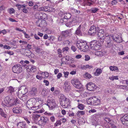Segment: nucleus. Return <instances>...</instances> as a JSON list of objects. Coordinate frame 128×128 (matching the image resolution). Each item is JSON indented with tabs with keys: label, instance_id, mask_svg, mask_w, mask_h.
Returning <instances> with one entry per match:
<instances>
[{
	"label": "nucleus",
	"instance_id": "338daca9",
	"mask_svg": "<svg viewBox=\"0 0 128 128\" xmlns=\"http://www.w3.org/2000/svg\"><path fill=\"white\" fill-rule=\"evenodd\" d=\"M44 83H45V85L46 86H48L49 84V82L48 81L44 80Z\"/></svg>",
	"mask_w": 128,
	"mask_h": 128
},
{
	"label": "nucleus",
	"instance_id": "69168bd1",
	"mask_svg": "<svg viewBox=\"0 0 128 128\" xmlns=\"http://www.w3.org/2000/svg\"><path fill=\"white\" fill-rule=\"evenodd\" d=\"M118 76H112V80H118Z\"/></svg>",
	"mask_w": 128,
	"mask_h": 128
},
{
	"label": "nucleus",
	"instance_id": "bb28decb",
	"mask_svg": "<svg viewBox=\"0 0 128 128\" xmlns=\"http://www.w3.org/2000/svg\"><path fill=\"white\" fill-rule=\"evenodd\" d=\"M81 27V25H80L79 26L78 28L76 30V31L75 34L78 35H80L82 33L80 30Z\"/></svg>",
	"mask_w": 128,
	"mask_h": 128
},
{
	"label": "nucleus",
	"instance_id": "f03ea898",
	"mask_svg": "<svg viewBox=\"0 0 128 128\" xmlns=\"http://www.w3.org/2000/svg\"><path fill=\"white\" fill-rule=\"evenodd\" d=\"M100 37L99 40L102 43L104 40V39L106 38L105 36H98ZM106 41L107 44V46L110 48L112 46V36L111 35H108L106 37Z\"/></svg>",
	"mask_w": 128,
	"mask_h": 128
},
{
	"label": "nucleus",
	"instance_id": "5701e85b",
	"mask_svg": "<svg viewBox=\"0 0 128 128\" xmlns=\"http://www.w3.org/2000/svg\"><path fill=\"white\" fill-rule=\"evenodd\" d=\"M112 39L114 41L117 43H120L122 41V39L121 37L119 36H118V37L113 38Z\"/></svg>",
	"mask_w": 128,
	"mask_h": 128
},
{
	"label": "nucleus",
	"instance_id": "7ed1b4c3",
	"mask_svg": "<svg viewBox=\"0 0 128 128\" xmlns=\"http://www.w3.org/2000/svg\"><path fill=\"white\" fill-rule=\"evenodd\" d=\"M76 46L79 49L84 52L86 51L88 48V46L87 45L86 43L82 41H78L76 43Z\"/></svg>",
	"mask_w": 128,
	"mask_h": 128
},
{
	"label": "nucleus",
	"instance_id": "bf43d9fd",
	"mask_svg": "<svg viewBox=\"0 0 128 128\" xmlns=\"http://www.w3.org/2000/svg\"><path fill=\"white\" fill-rule=\"evenodd\" d=\"M5 53L8 54L10 55H13L14 54L13 52L10 51H6L5 52Z\"/></svg>",
	"mask_w": 128,
	"mask_h": 128
},
{
	"label": "nucleus",
	"instance_id": "0eeeda50",
	"mask_svg": "<svg viewBox=\"0 0 128 128\" xmlns=\"http://www.w3.org/2000/svg\"><path fill=\"white\" fill-rule=\"evenodd\" d=\"M47 105L50 109L55 108L56 106V104L54 100L53 99H48Z\"/></svg>",
	"mask_w": 128,
	"mask_h": 128
},
{
	"label": "nucleus",
	"instance_id": "2f4dec72",
	"mask_svg": "<svg viewBox=\"0 0 128 128\" xmlns=\"http://www.w3.org/2000/svg\"><path fill=\"white\" fill-rule=\"evenodd\" d=\"M0 114L4 118H6L7 116V114L4 113L2 109L1 108H0Z\"/></svg>",
	"mask_w": 128,
	"mask_h": 128
},
{
	"label": "nucleus",
	"instance_id": "8fccbe9b",
	"mask_svg": "<svg viewBox=\"0 0 128 128\" xmlns=\"http://www.w3.org/2000/svg\"><path fill=\"white\" fill-rule=\"evenodd\" d=\"M84 112L83 111H78L77 115L78 116L79 115V114H80L81 115H84Z\"/></svg>",
	"mask_w": 128,
	"mask_h": 128
},
{
	"label": "nucleus",
	"instance_id": "864d4df0",
	"mask_svg": "<svg viewBox=\"0 0 128 128\" xmlns=\"http://www.w3.org/2000/svg\"><path fill=\"white\" fill-rule=\"evenodd\" d=\"M63 37L62 35L59 36L58 38V40L59 41H60L63 40Z\"/></svg>",
	"mask_w": 128,
	"mask_h": 128
},
{
	"label": "nucleus",
	"instance_id": "dca6fc26",
	"mask_svg": "<svg viewBox=\"0 0 128 128\" xmlns=\"http://www.w3.org/2000/svg\"><path fill=\"white\" fill-rule=\"evenodd\" d=\"M28 91L27 89L24 86H22L20 88V90H19L18 93H21L22 95H24Z\"/></svg>",
	"mask_w": 128,
	"mask_h": 128
},
{
	"label": "nucleus",
	"instance_id": "c756f323",
	"mask_svg": "<svg viewBox=\"0 0 128 128\" xmlns=\"http://www.w3.org/2000/svg\"><path fill=\"white\" fill-rule=\"evenodd\" d=\"M40 115L35 114L33 115L32 117L34 120V121H36L38 120V118H40Z\"/></svg>",
	"mask_w": 128,
	"mask_h": 128
},
{
	"label": "nucleus",
	"instance_id": "c9c22d12",
	"mask_svg": "<svg viewBox=\"0 0 128 128\" xmlns=\"http://www.w3.org/2000/svg\"><path fill=\"white\" fill-rule=\"evenodd\" d=\"M63 88L66 92H68V91L70 90L71 89V86L70 85H69L68 86L66 87H65L64 88Z\"/></svg>",
	"mask_w": 128,
	"mask_h": 128
},
{
	"label": "nucleus",
	"instance_id": "f8f14e48",
	"mask_svg": "<svg viewBox=\"0 0 128 128\" xmlns=\"http://www.w3.org/2000/svg\"><path fill=\"white\" fill-rule=\"evenodd\" d=\"M61 35L64 38H66L68 36H70L72 35L71 30H68L62 31Z\"/></svg>",
	"mask_w": 128,
	"mask_h": 128
},
{
	"label": "nucleus",
	"instance_id": "f3484780",
	"mask_svg": "<svg viewBox=\"0 0 128 128\" xmlns=\"http://www.w3.org/2000/svg\"><path fill=\"white\" fill-rule=\"evenodd\" d=\"M94 97H90L87 100V103L88 104L94 106Z\"/></svg>",
	"mask_w": 128,
	"mask_h": 128
},
{
	"label": "nucleus",
	"instance_id": "aec40b11",
	"mask_svg": "<svg viewBox=\"0 0 128 128\" xmlns=\"http://www.w3.org/2000/svg\"><path fill=\"white\" fill-rule=\"evenodd\" d=\"M37 92V88L34 87L32 88L31 91L30 92V93L32 96L35 95Z\"/></svg>",
	"mask_w": 128,
	"mask_h": 128
},
{
	"label": "nucleus",
	"instance_id": "09e8293b",
	"mask_svg": "<svg viewBox=\"0 0 128 128\" xmlns=\"http://www.w3.org/2000/svg\"><path fill=\"white\" fill-rule=\"evenodd\" d=\"M14 10L13 8H10L8 10V11L10 14H12L14 12Z\"/></svg>",
	"mask_w": 128,
	"mask_h": 128
},
{
	"label": "nucleus",
	"instance_id": "423d86ee",
	"mask_svg": "<svg viewBox=\"0 0 128 128\" xmlns=\"http://www.w3.org/2000/svg\"><path fill=\"white\" fill-rule=\"evenodd\" d=\"M22 66L20 64H16L12 67V71L14 73H19L22 72Z\"/></svg>",
	"mask_w": 128,
	"mask_h": 128
},
{
	"label": "nucleus",
	"instance_id": "c85d7f7f",
	"mask_svg": "<svg viewBox=\"0 0 128 128\" xmlns=\"http://www.w3.org/2000/svg\"><path fill=\"white\" fill-rule=\"evenodd\" d=\"M46 24L45 22V21H42L40 24L38 25V26L39 27L43 28L45 27L46 26Z\"/></svg>",
	"mask_w": 128,
	"mask_h": 128
},
{
	"label": "nucleus",
	"instance_id": "49530a36",
	"mask_svg": "<svg viewBox=\"0 0 128 128\" xmlns=\"http://www.w3.org/2000/svg\"><path fill=\"white\" fill-rule=\"evenodd\" d=\"M47 8L46 7H41L39 9V10H44L45 11H50L48 10H46V9H47Z\"/></svg>",
	"mask_w": 128,
	"mask_h": 128
},
{
	"label": "nucleus",
	"instance_id": "ea45409f",
	"mask_svg": "<svg viewBox=\"0 0 128 128\" xmlns=\"http://www.w3.org/2000/svg\"><path fill=\"white\" fill-rule=\"evenodd\" d=\"M14 101L13 105H16L17 104H19L20 103V101L18 98H16V99H14Z\"/></svg>",
	"mask_w": 128,
	"mask_h": 128
},
{
	"label": "nucleus",
	"instance_id": "13d9d810",
	"mask_svg": "<svg viewBox=\"0 0 128 128\" xmlns=\"http://www.w3.org/2000/svg\"><path fill=\"white\" fill-rule=\"evenodd\" d=\"M50 120L52 122H54L55 120V118L54 116H52L50 117Z\"/></svg>",
	"mask_w": 128,
	"mask_h": 128
},
{
	"label": "nucleus",
	"instance_id": "473e14b6",
	"mask_svg": "<svg viewBox=\"0 0 128 128\" xmlns=\"http://www.w3.org/2000/svg\"><path fill=\"white\" fill-rule=\"evenodd\" d=\"M84 78H86L90 79L92 77L91 75L88 72H86L84 75Z\"/></svg>",
	"mask_w": 128,
	"mask_h": 128
},
{
	"label": "nucleus",
	"instance_id": "9d476101",
	"mask_svg": "<svg viewBox=\"0 0 128 128\" xmlns=\"http://www.w3.org/2000/svg\"><path fill=\"white\" fill-rule=\"evenodd\" d=\"M24 68L28 71H31L34 72L36 71V67L35 66H32L30 65L24 64Z\"/></svg>",
	"mask_w": 128,
	"mask_h": 128
},
{
	"label": "nucleus",
	"instance_id": "4be33fe9",
	"mask_svg": "<svg viewBox=\"0 0 128 128\" xmlns=\"http://www.w3.org/2000/svg\"><path fill=\"white\" fill-rule=\"evenodd\" d=\"M69 60V56H68L63 57L61 59L62 62L63 64H66V62Z\"/></svg>",
	"mask_w": 128,
	"mask_h": 128
},
{
	"label": "nucleus",
	"instance_id": "72a5a7b5",
	"mask_svg": "<svg viewBox=\"0 0 128 128\" xmlns=\"http://www.w3.org/2000/svg\"><path fill=\"white\" fill-rule=\"evenodd\" d=\"M41 94L42 96H44L47 95L48 94V93L46 89H43L42 90Z\"/></svg>",
	"mask_w": 128,
	"mask_h": 128
},
{
	"label": "nucleus",
	"instance_id": "39448f33",
	"mask_svg": "<svg viewBox=\"0 0 128 128\" xmlns=\"http://www.w3.org/2000/svg\"><path fill=\"white\" fill-rule=\"evenodd\" d=\"M71 83L74 86L77 88L81 89L82 88L80 82L78 79H73L71 80Z\"/></svg>",
	"mask_w": 128,
	"mask_h": 128
},
{
	"label": "nucleus",
	"instance_id": "ddd939ff",
	"mask_svg": "<svg viewBox=\"0 0 128 128\" xmlns=\"http://www.w3.org/2000/svg\"><path fill=\"white\" fill-rule=\"evenodd\" d=\"M96 29L94 26H92L88 31V33L90 35L94 36L96 34Z\"/></svg>",
	"mask_w": 128,
	"mask_h": 128
},
{
	"label": "nucleus",
	"instance_id": "2eb2a0df",
	"mask_svg": "<svg viewBox=\"0 0 128 128\" xmlns=\"http://www.w3.org/2000/svg\"><path fill=\"white\" fill-rule=\"evenodd\" d=\"M71 17L70 14L69 13H66L64 14V17L62 18V20L64 22H66Z\"/></svg>",
	"mask_w": 128,
	"mask_h": 128
},
{
	"label": "nucleus",
	"instance_id": "680f3d73",
	"mask_svg": "<svg viewBox=\"0 0 128 128\" xmlns=\"http://www.w3.org/2000/svg\"><path fill=\"white\" fill-rule=\"evenodd\" d=\"M71 49L74 52L76 50V48L74 46H72L71 47Z\"/></svg>",
	"mask_w": 128,
	"mask_h": 128
},
{
	"label": "nucleus",
	"instance_id": "e2e57ef3",
	"mask_svg": "<svg viewBox=\"0 0 128 128\" xmlns=\"http://www.w3.org/2000/svg\"><path fill=\"white\" fill-rule=\"evenodd\" d=\"M122 124L126 126H128V120L126 122H122Z\"/></svg>",
	"mask_w": 128,
	"mask_h": 128
},
{
	"label": "nucleus",
	"instance_id": "37998d69",
	"mask_svg": "<svg viewBox=\"0 0 128 128\" xmlns=\"http://www.w3.org/2000/svg\"><path fill=\"white\" fill-rule=\"evenodd\" d=\"M125 86L126 85H115V87H116L119 88H120L122 89H124Z\"/></svg>",
	"mask_w": 128,
	"mask_h": 128
},
{
	"label": "nucleus",
	"instance_id": "6e6552de",
	"mask_svg": "<svg viewBox=\"0 0 128 128\" xmlns=\"http://www.w3.org/2000/svg\"><path fill=\"white\" fill-rule=\"evenodd\" d=\"M14 99L10 98L9 96H7L4 99V102L8 107H11L13 105Z\"/></svg>",
	"mask_w": 128,
	"mask_h": 128
},
{
	"label": "nucleus",
	"instance_id": "a18cd8bd",
	"mask_svg": "<svg viewBox=\"0 0 128 128\" xmlns=\"http://www.w3.org/2000/svg\"><path fill=\"white\" fill-rule=\"evenodd\" d=\"M77 18L76 17H74L72 19V20L71 21V22L72 23H73L76 22H77V19H76Z\"/></svg>",
	"mask_w": 128,
	"mask_h": 128
},
{
	"label": "nucleus",
	"instance_id": "b1692460",
	"mask_svg": "<svg viewBox=\"0 0 128 128\" xmlns=\"http://www.w3.org/2000/svg\"><path fill=\"white\" fill-rule=\"evenodd\" d=\"M35 51L37 53L39 54H42L44 52L42 51V50L39 46L35 48Z\"/></svg>",
	"mask_w": 128,
	"mask_h": 128
},
{
	"label": "nucleus",
	"instance_id": "3c124183",
	"mask_svg": "<svg viewBox=\"0 0 128 128\" xmlns=\"http://www.w3.org/2000/svg\"><path fill=\"white\" fill-rule=\"evenodd\" d=\"M85 59L86 61L90 59V57L88 55H86L85 56Z\"/></svg>",
	"mask_w": 128,
	"mask_h": 128
},
{
	"label": "nucleus",
	"instance_id": "79ce46f5",
	"mask_svg": "<svg viewBox=\"0 0 128 128\" xmlns=\"http://www.w3.org/2000/svg\"><path fill=\"white\" fill-rule=\"evenodd\" d=\"M61 122L60 120H58L56 121V122L54 124V126H57L61 124Z\"/></svg>",
	"mask_w": 128,
	"mask_h": 128
},
{
	"label": "nucleus",
	"instance_id": "cd10ccee",
	"mask_svg": "<svg viewBox=\"0 0 128 128\" xmlns=\"http://www.w3.org/2000/svg\"><path fill=\"white\" fill-rule=\"evenodd\" d=\"M102 70L101 69L98 68L96 70V72H94V74L95 76H98L100 75L102 72Z\"/></svg>",
	"mask_w": 128,
	"mask_h": 128
},
{
	"label": "nucleus",
	"instance_id": "6ab92c4d",
	"mask_svg": "<svg viewBox=\"0 0 128 128\" xmlns=\"http://www.w3.org/2000/svg\"><path fill=\"white\" fill-rule=\"evenodd\" d=\"M95 54L96 55L99 57L102 56L104 54L103 51L100 50L96 51Z\"/></svg>",
	"mask_w": 128,
	"mask_h": 128
},
{
	"label": "nucleus",
	"instance_id": "0e129e2a",
	"mask_svg": "<svg viewBox=\"0 0 128 128\" xmlns=\"http://www.w3.org/2000/svg\"><path fill=\"white\" fill-rule=\"evenodd\" d=\"M28 5L30 6H32L34 5V3L32 1H30L28 3Z\"/></svg>",
	"mask_w": 128,
	"mask_h": 128
},
{
	"label": "nucleus",
	"instance_id": "de8ad7c7",
	"mask_svg": "<svg viewBox=\"0 0 128 128\" xmlns=\"http://www.w3.org/2000/svg\"><path fill=\"white\" fill-rule=\"evenodd\" d=\"M118 70V68L114 66H112V71L117 72Z\"/></svg>",
	"mask_w": 128,
	"mask_h": 128
},
{
	"label": "nucleus",
	"instance_id": "774afa93",
	"mask_svg": "<svg viewBox=\"0 0 128 128\" xmlns=\"http://www.w3.org/2000/svg\"><path fill=\"white\" fill-rule=\"evenodd\" d=\"M86 67L87 68H88L89 69H90L92 68L93 66L91 65H89L87 64L86 65Z\"/></svg>",
	"mask_w": 128,
	"mask_h": 128
},
{
	"label": "nucleus",
	"instance_id": "7c9ffc66",
	"mask_svg": "<svg viewBox=\"0 0 128 128\" xmlns=\"http://www.w3.org/2000/svg\"><path fill=\"white\" fill-rule=\"evenodd\" d=\"M8 92L12 94L14 91V89L12 87L10 86L8 88Z\"/></svg>",
	"mask_w": 128,
	"mask_h": 128
},
{
	"label": "nucleus",
	"instance_id": "412c9836",
	"mask_svg": "<svg viewBox=\"0 0 128 128\" xmlns=\"http://www.w3.org/2000/svg\"><path fill=\"white\" fill-rule=\"evenodd\" d=\"M27 107L28 108H31L33 106V104L32 101L29 100L26 103Z\"/></svg>",
	"mask_w": 128,
	"mask_h": 128
},
{
	"label": "nucleus",
	"instance_id": "4c0bfd02",
	"mask_svg": "<svg viewBox=\"0 0 128 128\" xmlns=\"http://www.w3.org/2000/svg\"><path fill=\"white\" fill-rule=\"evenodd\" d=\"M18 97L21 100L23 101H24L26 100L27 96H24L23 95L22 96L20 97L19 96H18Z\"/></svg>",
	"mask_w": 128,
	"mask_h": 128
},
{
	"label": "nucleus",
	"instance_id": "052dcab7",
	"mask_svg": "<svg viewBox=\"0 0 128 128\" xmlns=\"http://www.w3.org/2000/svg\"><path fill=\"white\" fill-rule=\"evenodd\" d=\"M4 48H6L7 49H10V48L11 47L9 46H8L5 45L4 46Z\"/></svg>",
	"mask_w": 128,
	"mask_h": 128
},
{
	"label": "nucleus",
	"instance_id": "a19ab883",
	"mask_svg": "<svg viewBox=\"0 0 128 128\" xmlns=\"http://www.w3.org/2000/svg\"><path fill=\"white\" fill-rule=\"evenodd\" d=\"M78 108L81 110H83L84 108V106L83 104L78 103Z\"/></svg>",
	"mask_w": 128,
	"mask_h": 128
},
{
	"label": "nucleus",
	"instance_id": "6e6d98bb",
	"mask_svg": "<svg viewBox=\"0 0 128 128\" xmlns=\"http://www.w3.org/2000/svg\"><path fill=\"white\" fill-rule=\"evenodd\" d=\"M69 48L68 47H66L64 48L62 50L63 52H64L65 51L67 52Z\"/></svg>",
	"mask_w": 128,
	"mask_h": 128
},
{
	"label": "nucleus",
	"instance_id": "20e7f679",
	"mask_svg": "<svg viewBox=\"0 0 128 128\" xmlns=\"http://www.w3.org/2000/svg\"><path fill=\"white\" fill-rule=\"evenodd\" d=\"M101 45L98 42L92 41L90 43V46L91 48L94 50H97L99 49Z\"/></svg>",
	"mask_w": 128,
	"mask_h": 128
},
{
	"label": "nucleus",
	"instance_id": "f704fd0d",
	"mask_svg": "<svg viewBox=\"0 0 128 128\" xmlns=\"http://www.w3.org/2000/svg\"><path fill=\"white\" fill-rule=\"evenodd\" d=\"M104 30H100L99 31L98 35V36H104Z\"/></svg>",
	"mask_w": 128,
	"mask_h": 128
},
{
	"label": "nucleus",
	"instance_id": "603ef678",
	"mask_svg": "<svg viewBox=\"0 0 128 128\" xmlns=\"http://www.w3.org/2000/svg\"><path fill=\"white\" fill-rule=\"evenodd\" d=\"M44 74V76L46 77H48L49 76V73L47 72H42V74Z\"/></svg>",
	"mask_w": 128,
	"mask_h": 128
},
{
	"label": "nucleus",
	"instance_id": "9b49d317",
	"mask_svg": "<svg viewBox=\"0 0 128 128\" xmlns=\"http://www.w3.org/2000/svg\"><path fill=\"white\" fill-rule=\"evenodd\" d=\"M87 89L89 90H94L96 88L95 84L93 83L90 82L86 85Z\"/></svg>",
	"mask_w": 128,
	"mask_h": 128
},
{
	"label": "nucleus",
	"instance_id": "4d7b16f0",
	"mask_svg": "<svg viewBox=\"0 0 128 128\" xmlns=\"http://www.w3.org/2000/svg\"><path fill=\"white\" fill-rule=\"evenodd\" d=\"M64 77L66 78H68V76L69 74V72H64Z\"/></svg>",
	"mask_w": 128,
	"mask_h": 128
},
{
	"label": "nucleus",
	"instance_id": "f257e3e1",
	"mask_svg": "<svg viewBox=\"0 0 128 128\" xmlns=\"http://www.w3.org/2000/svg\"><path fill=\"white\" fill-rule=\"evenodd\" d=\"M60 104L63 107L66 108H69L70 106V102L68 99L66 98L64 95L62 94L60 95Z\"/></svg>",
	"mask_w": 128,
	"mask_h": 128
},
{
	"label": "nucleus",
	"instance_id": "1a4fd4ad",
	"mask_svg": "<svg viewBox=\"0 0 128 128\" xmlns=\"http://www.w3.org/2000/svg\"><path fill=\"white\" fill-rule=\"evenodd\" d=\"M48 121V119L45 117H41L40 119L38 122V124L40 125H44L47 123Z\"/></svg>",
	"mask_w": 128,
	"mask_h": 128
},
{
	"label": "nucleus",
	"instance_id": "a211bd4d",
	"mask_svg": "<svg viewBox=\"0 0 128 128\" xmlns=\"http://www.w3.org/2000/svg\"><path fill=\"white\" fill-rule=\"evenodd\" d=\"M17 125L18 128H26V123L24 122H19L18 123Z\"/></svg>",
	"mask_w": 128,
	"mask_h": 128
},
{
	"label": "nucleus",
	"instance_id": "4468645a",
	"mask_svg": "<svg viewBox=\"0 0 128 128\" xmlns=\"http://www.w3.org/2000/svg\"><path fill=\"white\" fill-rule=\"evenodd\" d=\"M14 113L20 114L22 112V110L21 108L19 107H16L13 108L12 109Z\"/></svg>",
	"mask_w": 128,
	"mask_h": 128
},
{
	"label": "nucleus",
	"instance_id": "e433bc0d",
	"mask_svg": "<svg viewBox=\"0 0 128 128\" xmlns=\"http://www.w3.org/2000/svg\"><path fill=\"white\" fill-rule=\"evenodd\" d=\"M99 9L97 8H92L90 10L91 12L92 13H95Z\"/></svg>",
	"mask_w": 128,
	"mask_h": 128
},
{
	"label": "nucleus",
	"instance_id": "393cba45",
	"mask_svg": "<svg viewBox=\"0 0 128 128\" xmlns=\"http://www.w3.org/2000/svg\"><path fill=\"white\" fill-rule=\"evenodd\" d=\"M122 123V122H126L128 120V114L124 115L122 118L120 119Z\"/></svg>",
	"mask_w": 128,
	"mask_h": 128
},
{
	"label": "nucleus",
	"instance_id": "5fc2aeb1",
	"mask_svg": "<svg viewBox=\"0 0 128 128\" xmlns=\"http://www.w3.org/2000/svg\"><path fill=\"white\" fill-rule=\"evenodd\" d=\"M23 118L28 124H29L30 123V121L28 120V119L27 118L24 117Z\"/></svg>",
	"mask_w": 128,
	"mask_h": 128
},
{
	"label": "nucleus",
	"instance_id": "a878e982",
	"mask_svg": "<svg viewBox=\"0 0 128 128\" xmlns=\"http://www.w3.org/2000/svg\"><path fill=\"white\" fill-rule=\"evenodd\" d=\"M94 106H96L100 104V100L96 98V97H94Z\"/></svg>",
	"mask_w": 128,
	"mask_h": 128
},
{
	"label": "nucleus",
	"instance_id": "c03bdc74",
	"mask_svg": "<svg viewBox=\"0 0 128 128\" xmlns=\"http://www.w3.org/2000/svg\"><path fill=\"white\" fill-rule=\"evenodd\" d=\"M64 86L63 87V88H64L65 87H66L70 85L69 83L67 81H66L64 82Z\"/></svg>",
	"mask_w": 128,
	"mask_h": 128
},
{
	"label": "nucleus",
	"instance_id": "58836bf2",
	"mask_svg": "<svg viewBox=\"0 0 128 128\" xmlns=\"http://www.w3.org/2000/svg\"><path fill=\"white\" fill-rule=\"evenodd\" d=\"M40 18H41L42 19H45V17L46 16V14L44 13L42 14L40 12L39 14Z\"/></svg>",
	"mask_w": 128,
	"mask_h": 128
}]
</instances>
